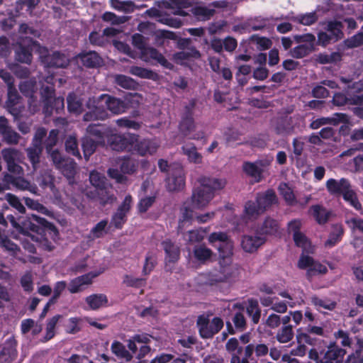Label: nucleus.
Segmentation results:
<instances>
[{
	"label": "nucleus",
	"mask_w": 363,
	"mask_h": 363,
	"mask_svg": "<svg viewBox=\"0 0 363 363\" xmlns=\"http://www.w3.org/2000/svg\"><path fill=\"white\" fill-rule=\"evenodd\" d=\"M6 219L16 230L23 235L38 233L45 236L49 233L53 237L57 233V228L53 223L35 214L19 217L17 220L15 216L10 214L6 216Z\"/></svg>",
	"instance_id": "1"
},
{
	"label": "nucleus",
	"mask_w": 363,
	"mask_h": 363,
	"mask_svg": "<svg viewBox=\"0 0 363 363\" xmlns=\"http://www.w3.org/2000/svg\"><path fill=\"white\" fill-rule=\"evenodd\" d=\"M199 186L193 190L191 203L194 208L206 206L214 197L215 192L223 189L226 184L225 179L211 177H201L198 179Z\"/></svg>",
	"instance_id": "2"
},
{
	"label": "nucleus",
	"mask_w": 363,
	"mask_h": 363,
	"mask_svg": "<svg viewBox=\"0 0 363 363\" xmlns=\"http://www.w3.org/2000/svg\"><path fill=\"white\" fill-rule=\"evenodd\" d=\"M132 44L135 48L140 51L143 57H147L156 60L166 69L169 70L173 69L174 65L169 62L161 52L155 48L146 46L145 38L142 34H133L132 36Z\"/></svg>",
	"instance_id": "3"
},
{
	"label": "nucleus",
	"mask_w": 363,
	"mask_h": 363,
	"mask_svg": "<svg viewBox=\"0 0 363 363\" xmlns=\"http://www.w3.org/2000/svg\"><path fill=\"white\" fill-rule=\"evenodd\" d=\"M223 325V320L220 317H214L210 322L207 316L200 315L196 320L199 335L203 339L212 338L221 330Z\"/></svg>",
	"instance_id": "4"
},
{
	"label": "nucleus",
	"mask_w": 363,
	"mask_h": 363,
	"mask_svg": "<svg viewBox=\"0 0 363 363\" xmlns=\"http://www.w3.org/2000/svg\"><path fill=\"white\" fill-rule=\"evenodd\" d=\"M135 134L111 133L107 135V142L109 147L114 151L128 152H131L133 143L135 141Z\"/></svg>",
	"instance_id": "5"
},
{
	"label": "nucleus",
	"mask_w": 363,
	"mask_h": 363,
	"mask_svg": "<svg viewBox=\"0 0 363 363\" xmlns=\"http://www.w3.org/2000/svg\"><path fill=\"white\" fill-rule=\"evenodd\" d=\"M133 197L128 194L125 196L122 203L118 206L116 211L112 215L111 225L116 229L121 230L127 222V216L131 209Z\"/></svg>",
	"instance_id": "6"
},
{
	"label": "nucleus",
	"mask_w": 363,
	"mask_h": 363,
	"mask_svg": "<svg viewBox=\"0 0 363 363\" xmlns=\"http://www.w3.org/2000/svg\"><path fill=\"white\" fill-rule=\"evenodd\" d=\"M196 107L195 99H191L189 103L185 106L184 112L181 116V121L179 123V130L180 133L188 136L195 128V121L194 118V111Z\"/></svg>",
	"instance_id": "7"
},
{
	"label": "nucleus",
	"mask_w": 363,
	"mask_h": 363,
	"mask_svg": "<svg viewBox=\"0 0 363 363\" xmlns=\"http://www.w3.org/2000/svg\"><path fill=\"white\" fill-rule=\"evenodd\" d=\"M35 41L32 38L19 40L15 49V59L16 61L30 65L33 60V46Z\"/></svg>",
	"instance_id": "8"
},
{
	"label": "nucleus",
	"mask_w": 363,
	"mask_h": 363,
	"mask_svg": "<svg viewBox=\"0 0 363 363\" xmlns=\"http://www.w3.org/2000/svg\"><path fill=\"white\" fill-rule=\"evenodd\" d=\"M135 141L133 143L131 154H136L144 157L147 155H152L157 152L159 144L155 140L147 138L140 139L139 135L136 134H135Z\"/></svg>",
	"instance_id": "9"
},
{
	"label": "nucleus",
	"mask_w": 363,
	"mask_h": 363,
	"mask_svg": "<svg viewBox=\"0 0 363 363\" xmlns=\"http://www.w3.org/2000/svg\"><path fill=\"white\" fill-rule=\"evenodd\" d=\"M269 164V162L267 160H257L254 162H244L242 167L246 175L253 178L256 182H259L263 178V168Z\"/></svg>",
	"instance_id": "10"
},
{
	"label": "nucleus",
	"mask_w": 363,
	"mask_h": 363,
	"mask_svg": "<svg viewBox=\"0 0 363 363\" xmlns=\"http://www.w3.org/2000/svg\"><path fill=\"white\" fill-rule=\"evenodd\" d=\"M346 350L341 348L335 342H330L327 346V350L323 352L320 363H343V358Z\"/></svg>",
	"instance_id": "11"
},
{
	"label": "nucleus",
	"mask_w": 363,
	"mask_h": 363,
	"mask_svg": "<svg viewBox=\"0 0 363 363\" xmlns=\"http://www.w3.org/2000/svg\"><path fill=\"white\" fill-rule=\"evenodd\" d=\"M267 241L265 237L259 235H243L241 237L240 245L242 249L247 253H255Z\"/></svg>",
	"instance_id": "12"
},
{
	"label": "nucleus",
	"mask_w": 363,
	"mask_h": 363,
	"mask_svg": "<svg viewBox=\"0 0 363 363\" xmlns=\"http://www.w3.org/2000/svg\"><path fill=\"white\" fill-rule=\"evenodd\" d=\"M325 186L330 195L337 197L342 196L347 191L352 188L350 182L346 178H341L339 180L329 179L325 183Z\"/></svg>",
	"instance_id": "13"
},
{
	"label": "nucleus",
	"mask_w": 363,
	"mask_h": 363,
	"mask_svg": "<svg viewBox=\"0 0 363 363\" xmlns=\"http://www.w3.org/2000/svg\"><path fill=\"white\" fill-rule=\"evenodd\" d=\"M167 189L169 191H181L185 186V176L182 168L173 170L166 179Z\"/></svg>",
	"instance_id": "14"
},
{
	"label": "nucleus",
	"mask_w": 363,
	"mask_h": 363,
	"mask_svg": "<svg viewBox=\"0 0 363 363\" xmlns=\"http://www.w3.org/2000/svg\"><path fill=\"white\" fill-rule=\"evenodd\" d=\"M21 99L20 95L15 85L7 88V99L6 101V108L9 113L15 118H18L21 115V110L17 108V104Z\"/></svg>",
	"instance_id": "15"
},
{
	"label": "nucleus",
	"mask_w": 363,
	"mask_h": 363,
	"mask_svg": "<svg viewBox=\"0 0 363 363\" xmlns=\"http://www.w3.org/2000/svg\"><path fill=\"white\" fill-rule=\"evenodd\" d=\"M100 98L105 101L106 110L110 111L113 114H121L124 113L128 108V105L123 100L110 96L108 94H102Z\"/></svg>",
	"instance_id": "16"
},
{
	"label": "nucleus",
	"mask_w": 363,
	"mask_h": 363,
	"mask_svg": "<svg viewBox=\"0 0 363 363\" xmlns=\"http://www.w3.org/2000/svg\"><path fill=\"white\" fill-rule=\"evenodd\" d=\"M255 201L259 207V211L264 213L273 204L277 203V196L274 189H268L264 192L257 193Z\"/></svg>",
	"instance_id": "17"
},
{
	"label": "nucleus",
	"mask_w": 363,
	"mask_h": 363,
	"mask_svg": "<svg viewBox=\"0 0 363 363\" xmlns=\"http://www.w3.org/2000/svg\"><path fill=\"white\" fill-rule=\"evenodd\" d=\"M230 277L225 267H220L219 270L215 269L204 274V284L208 286H216L225 282Z\"/></svg>",
	"instance_id": "18"
},
{
	"label": "nucleus",
	"mask_w": 363,
	"mask_h": 363,
	"mask_svg": "<svg viewBox=\"0 0 363 363\" xmlns=\"http://www.w3.org/2000/svg\"><path fill=\"white\" fill-rule=\"evenodd\" d=\"M279 222L271 217H267L264 220L257 226L256 234L265 237L267 235H276L279 230Z\"/></svg>",
	"instance_id": "19"
},
{
	"label": "nucleus",
	"mask_w": 363,
	"mask_h": 363,
	"mask_svg": "<svg viewBox=\"0 0 363 363\" xmlns=\"http://www.w3.org/2000/svg\"><path fill=\"white\" fill-rule=\"evenodd\" d=\"M17 342L13 338L8 339L0 351V363H11L17 357Z\"/></svg>",
	"instance_id": "20"
},
{
	"label": "nucleus",
	"mask_w": 363,
	"mask_h": 363,
	"mask_svg": "<svg viewBox=\"0 0 363 363\" xmlns=\"http://www.w3.org/2000/svg\"><path fill=\"white\" fill-rule=\"evenodd\" d=\"M43 62L48 67L64 68L68 65L69 60L65 55L59 51H55L51 55L44 56Z\"/></svg>",
	"instance_id": "21"
},
{
	"label": "nucleus",
	"mask_w": 363,
	"mask_h": 363,
	"mask_svg": "<svg viewBox=\"0 0 363 363\" xmlns=\"http://www.w3.org/2000/svg\"><path fill=\"white\" fill-rule=\"evenodd\" d=\"M165 253L167 263H175L180 257V248L174 242L167 239L161 243Z\"/></svg>",
	"instance_id": "22"
},
{
	"label": "nucleus",
	"mask_w": 363,
	"mask_h": 363,
	"mask_svg": "<svg viewBox=\"0 0 363 363\" xmlns=\"http://www.w3.org/2000/svg\"><path fill=\"white\" fill-rule=\"evenodd\" d=\"M107 130L108 128L101 124L91 123L86 128V135L91 138H94L95 140L104 145L105 138H107V135H109Z\"/></svg>",
	"instance_id": "23"
},
{
	"label": "nucleus",
	"mask_w": 363,
	"mask_h": 363,
	"mask_svg": "<svg viewBox=\"0 0 363 363\" xmlns=\"http://www.w3.org/2000/svg\"><path fill=\"white\" fill-rule=\"evenodd\" d=\"M79 57L84 66L88 68H96L103 64L101 56L95 51L82 52Z\"/></svg>",
	"instance_id": "24"
},
{
	"label": "nucleus",
	"mask_w": 363,
	"mask_h": 363,
	"mask_svg": "<svg viewBox=\"0 0 363 363\" xmlns=\"http://www.w3.org/2000/svg\"><path fill=\"white\" fill-rule=\"evenodd\" d=\"M108 117L107 110L102 105H96L89 108L83 116L84 121H94L105 120Z\"/></svg>",
	"instance_id": "25"
},
{
	"label": "nucleus",
	"mask_w": 363,
	"mask_h": 363,
	"mask_svg": "<svg viewBox=\"0 0 363 363\" xmlns=\"http://www.w3.org/2000/svg\"><path fill=\"white\" fill-rule=\"evenodd\" d=\"M344 26L339 21H329L325 27V31L332 38L333 43H336L344 38Z\"/></svg>",
	"instance_id": "26"
},
{
	"label": "nucleus",
	"mask_w": 363,
	"mask_h": 363,
	"mask_svg": "<svg viewBox=\"0 0 363 363\" xmlns=\"http://www.w3.org/2000/svg\"><path fill=\"white\" fill-rule=\"evenodd\" d=\"M308 213L320 225L325 224L331 216V212L330 211H328L325 207L319 204L311 206Z\"/></svg>",
	"instance_id": "27"
},
{
	"label": "nucleus",
	"mask_w": 363,
	"mask_h": 363,
	"mask_svg": "<svg viewBox=\"0 0 363 363\" xmlns=\"http://www.w3.org/2000/svg\"><path fill=\"white\" fill-rule=\"evenodd\" d=\"M182 153L187 157L189 162L194 164H201L203 157L197 150L196 145L192 143H187L181 147Z\"/></svg>",
	"instance_id": "28"
},
{
	"label": "nucleus",
	"mask_w": 363,
	"mask_h": 363,
	"mask_svg": "<svg viewBox=\"0 0 363 363\" xmlns=\"http://www.w3.org/2000/svg\"><path fill=\"white\" fill-rule=\"evenodd\" d=\"M96 275H91L90 273L83 274L71 280L68 290L71 294H76L81 291L83 285H89L92 282V279Z\"/></svg>",
	"instance_id": "29"
},
{
	"label": "nucleus",
	"mask_w": 363,
	"mask_h": 363,
	"mask_svg": "<svg viewBox=\"0 0 363 363\" xmlns=\"http://www.w3.org/2000/svg\"><path fill=\"white\" fill-rule=\"evenodd\" d=\"M246 313L251 318V321L254 325H257L259 322L261 309L257 299L252 298L247 300Z\"/></svg>",
	"instance_id": "30"
},
{
	"label": "nucleus",
	"mask_w": 363,
	"mask_h": 363,
	"mask_svg": "<svg viewBox=\"0 0 363 363\" xmlns=\"http://www.w3.org/2000/svg\"><path fill=\"white\" fill-rule=\"evenodd\" d=\"M86 303L91 310H98L108 304V298L104 294H93L85 298Z\"/></svg>",
	"instance_id": "31"
},
{
	"label": "nucleus",
	"mask_w": 363,
	"mask_h": 363,
	"mask_svg": "<svg viewBox=\"0 0 363 363\" xmlns=\"http://www.w3.org/2000/svg\"><path fill=\"white\" fill-rule=\"evenodd\" d=\"M111 350L118 358L123 359L126 362H130L133 357L132 352L127 350L125 345L119 341L114 340Z\"/></svg>",
	"instance_id": "32"
},
{
	"label": "nucleus",
	"mask_w": 363,
	"mask_h": 363,
	"mask_svg": "<svg viewBox=\"0 0 363 363\" xmlns=\"http://www.w3.org/2000/svg\"><path fill=\"white\" fill-rule=\"evenodd\" d=\"M99 145L102 144L89 136L85 135L82 138V148L86 161L89 160L90 156L94 153Z\"/></svg>",
	"instance_id": "33"
},
{
	"label": "nucleus",
	"mask_w": 363,
	"mask_h": 363,
	"mask_svg": "<svg viewBox=\"0 0 363 363\" xmlns=\"http://www.w3.org/2000/svg\"><path fill=\"white\" fill-rule=\"evenodd\" d=\"M56 168L59 169L65 177L70 179L73 178L76 174L77 163L73 159L66 157Z\"/></svg>",
	"instance_id": "34"
},
{
	"label": "nucleus",
	"mask_w": 363,
	"mask_h": 363,
	"mask_svg": "<svg viewBox=\"0 0 363 363\" xmlns=\"http://www.w3.org/2000/svg\"><path fill=\"white\" fill-rule=\"evenodd\" d=\"M43 150V147L37 146L33 144L26 150L28 160L31 163L34 169H36L39 167Z\"/></svg>",
	"instance_id": "35"
},
{
	"label": "nucleus",
	"mask_w": 363,
	"mask_h": 363,
	"mask_svg": "<svg viewBox=\"0 0 363 363\" xmlns=\"http://www.w3.org/2000/svg\"><path fill=\"white\" fill-rule=\"evenodd\" d=\"M130 74L138 77L141 79H152L157 81L159 79V74L151 69L138 67L131 66L129 69Z\"/></svg>",
	"instance_id": "36"
},
{
	"label": "nucleus",
	"mask_w": 363,
	"mask_h": 363,
	"mask_svg": "<svg viewBox=\"0 0 363 363\" xmlns=\"http://www.w3.org/2000/svg\"><path fill=\"white\" fill-rule=\"evenodd\" d=\"M193 254L199 263L204 264L211 258L213 252L205 245H197L194 247Z\"/></svg>",
	"instance_id": "37"
},
{
	"label": "nucleus",
	"mask_w": 363,
	"mask_h": 363,
	"mask_svg": "<svg viewBox=\"0 0 363 363\" xmlns=\"http://www.w3.org/2000/svg\"><path fill=\"white\" fill-rule=\"evenodd\" d=\"M294 331L292 325H282L276 333L274 338L281 344L288 343L294 337Z\"/></svg>",
	"instance_id": "38"
},
{
	"label": "nucleus",
	"mask_w": 363,
	"mask_h": 363,
	"mask_svg": "<svg viewBox=\"0 0 363 363\" xmlns=\"http://www.w3.org/2000/svg\"><path fill=\"white\" fill-rule=\"evenodd\" d=\"M276 133L281 135H291L294 131L291 118H282L279 119L275 127Z\"/></svg>",
	"instance_id": "39"
},
{
	"label": "nucleus",
	"mask_w": 363,
	"mask_h": 363,
	"mask_svg": "<svg viewBox=\"0 0 363 363\" xmlns=\"http://www.w3.org/2000/svg\"><path fill=\"white\" fill-rule=\"evenodd\" d=\"M41 99L44 104L45 111H48V107L52 106L53 99L55 97V89L54 85L44 86L40 89Z\"/></svg>",
	"instance_id": "40"
},
{
	"label": "nucleus",
	"mask_w": 363,
	"mask_h": 363,
	"mask_svg": "<svg viewBox=\"0 0 363 363\" xmlns=\"http://www.w3.org/2000/svg\"><path fill=\"white\" fill-rule=\"evenodd\" d=\"M150 342V336L147 334H136L127 340V347L133 354H136L138 350L137 343L147 345Z\"/></svg>",
	"instance_id": "41"
},
{
	"label": "nucleus",
	"mask_w": 363,
	"mask_h": 363,
	"mask_svg": "<svg viewBox=\"0 0 363 363\" xmlns=\"http://www.w3.org/2000/svg\"><path fill=\"white\" fill-rule=\"evenodd\" d=\"M296 340L297 343H302L305 345H309L311 346H315L318 340L316 337H313V335L306 332L302 327L296 330Z\"/></svg>",
	"instance_id": "42"
},
{
	"label": "nucleus",
	"mask_w": 363,
	"mask_h": 363,
	"mask_svg": "<svg viewBox=\"0 0 363 363\" xmlns=\"http://www.w3.org/2000/svg\"><path fill=\"white\" fill-rule=\"evenodd\" d=\"M344 229L342 225H335L333 231L330 233L328 239L325 242V246L333 247L336 245L342 238Z\"/></svg>",
	"instance_id": "43"
},
{
	"label": "nucleus",
	"mask_w": 363,
	"mask_h": 363,
	"mask_svg": "<svg viewBox=\"0 0 363 363\" xmlns=\"http://www.w3.org/2000/svg\"><path fill=\"white\" fill-rule=\"evenodd\" d=\"M177 38V35L172 31L158 30L155 33V43L159 47L164 46L167 40H176Z\"/></svg>",
	"instance_id": "44"
},
{
	"label": "nucleus",
	"mask_w": 363,
	"mask_h": 363,
	"mask_svg": "<svg viewBox=\"0 0 363 363\" xmlns=\"http://www.w3.org/2000/svg\"><path fill=\"white\" fill-rule=\"evenodd\" d=\"M65 150L77 159H82V156L78 147V141L74 135H69L65 143Z\"/></svg>",
	"instance_id": "45"
},
{
	"label": "nucleus",
	"mask_w": 363,
	"mask_h": 363,
	"mask_svg": "<svg viewBox=\"0 0 363 363\" xmlns=\"http://www.w3.org/2000/svg\"><path fill=\"white\" fill-rule=\"evenodd\" d=\"M279 190L280 194L283 196L286 203L289 206H294L298 202L296 199L294 191L291 187L286 183H282L279 185Z\"/></svg>",
	"instance_id": "46"
},
{
	"label": "nucleus",
	"mask_w": 363,
	"mask_h": 363,
	"mask_svg": "<svg viewBox=\"0 0 363 363\" xmlns=\"http://www.w3.org/2000/svg\"><path fill=\"white\" fill-rule=\"evenodd\" d=\"M262 213L256 201H247L245 203L244 214L248 219H255Z\"/></svg>",
	"instance_id": "47"
},
{
	"label": "nucleus",
	"mask_w": 363,
	"mask_h": 363,
	"mask_svg": "<svg viewBox=\"0 0 363 363\" xmlns=\"http://www.w3.org/2000/svg\"><path fill=\"white\" fill-rule=\"evenodd\" d=\"M342 198L345 201L349 203V205L353 207L355 210L359 211L362 210V206L359 201L357 194L352 188H350L347 191V192H345L342 196Z\"/></svg>",
	"instance_id": "48"
},
{
	"label": "nucleus",
	"mask_w": 363,
	"mask_h": 363,
	"mask_svg": "<svg viewBox=\"0 0 363 363\" xmlns=\"http://www.w3.org/2000/svg\"><path fill=\"white\" fill-rule=\"evenodd\" d=\"M214 247L218 249L219 257L222 259L229 257L233 255V245L230 239L226 242H218L214 245Z\"/></svg>",
	"instance_id": "49"
},
{
	"label": "nucleus",
	"mask_w": 363,
	"mask_h": 363,
	"mask_svg": "<svg viewBox=\"0 0 363 363\" xmlns=\"http://www.w3.org/2000/svg\"><path fill=\"white\" fill-rule=\"evenodd\" d=\"M115 81L118 86L123 89L134 90L138 86V83L133 79L123 74L116 75Z\"/></svg>",
	"instance_id": "50"
},
{
	"label": "nucleus",
	"mask_w": 363,
	"mask_h": 363,
	"mask_svg": "<svg viewBox=\"0 0 363 363\" xmlns=\"http://www.w3.org/2000/svg\"><path fill=\"white\" fill-rule=\"evenodd\" d=\"M192 13L198 19L206 21L213 16L215 10L206 6H197L192 9Z\"/></svg>",
	"instance_id": "51"
},
{
	"label": "nucleus",
	"mask_w": 363,
	"mask_h": 363,
	"mask_svg": "<svg viewBox=\"0 0 363 363\" xmlns=\"http://www.w3.org/2000/svg\"><path fill=\"white\" fill-rule=\"evenodd\" d=\"M250 41L256 43L257 49L260 51L269 49L272 45V41L267 37H262L257 34L250 36Z\"/></svg>",
	"instance_id": "52"
},
{
	"label": "nucleus",
	"mask_w": 363,
	"mask_h": 363,
	"mask_svg": "<svg viewBox=\"0 0 363 363\" xmlns=\"http://www.w3.org/2000/svg\"><path fill=\"white\" fill-rule=\"evenodd\" d=\"M1 156L7 165L15 161H19L20 152L15 148L6 147L1 150Z\"/></svg>",
	"instance_id": "53"
},
{
	"label": "nucleus",
	"mask_w": 363,
	"mask_h": 363,
	"mask_svg": "<svg viewBox=\"0 0 363 363\" xmlns=\"http://www.w3.org/2000/svg\"><path fill=\"white\" fill-rule=\"evenodd\" d=\"M3 141L8 145H17L21 139V135L11 126L1 134Z\"/></svg>",
	"instance_id": "54"
},
{
	"label": "nucleus",
	"mask_w": 363,
	"mask_h": 363,
	"mask_svg": "<svg viewBox=\"0 0 363 363\" xmlns=\"http://www.w3.org/2000/svg\"><path fill=\"white\" fill-rule=\"evenodd\" d=\"M67 108L70 113L79 114L82 111V104L77 100L74 93L69 94L67 97Z\"/></svg>",
	"instance_id": "55"
},
{
	"label": "nucleus",
	"mask_w": 363,
	"mask_h": 363,
	"mask_svg": "<svg viewBox=\"0 0 363 363\" xmlns=\"http://www.w3.org/2000/svg\"><path fill=\"white\" fill-rule=\"evenodd\" d=\"M138 164L130 157H124L120 164V169L124 174H132L137 170Z\"/></svg>",
	"instance_id": "56"
},
{
	"label": "nucleus",
	"mask_w": 363,
	"mask_h": 363,
	"mask_svg": "<svg viewBox=\"0 0 363 363\" xmlns=\"http://www.w3.org/2000/svg\"><path fill=\"white\" fill-rule=\"evenodd\" d=\"M328 272L326 266L322 264L320 262L315 261L311 268L306 271V277L311 279L313 276L317 274H325Z\"/></svg>",
	"instance_id": "57"
},
{
	"label": "nucleus",
	"mask_w": 363,
	"mask_h": 363,
	"mask_svg": "<svg viewBox=\"0 0 363 363\" xmlns=\"http://www.w3.org/2000/svg\"><path fill=\"white\" fill-rule=\"evenodd\" d=\"M96 194L99 203L103 206H105L106 204L113 203L116 199V197L106 189V186L101 189L96 190Z\"/></svg>",
	"instance_id": "58"
},
{
	"label": "nucleus",
	"mask_w": 363,
	"mask_h": 363,
	"mask_svg": "<svg viewBox=\"0 0 363 363\" xmlns=\"http://www.w3.org/2000/svg\"><path fill=\"white\" fill-rule=\"evenodd\" d=\"M318 15L315 11L298 15L294 21L304 26H311L318 21Z\"/></svg>",
	"instance_id": "59"
},
{
	"label": "nucleus",
	"mask_w": 363,
	"mask_h": 363,
	"mask_svg": "<svg viewBox=\"0 0 363 363\" xmlns=\"http://www.w3.org/2000/svg\"><path fill=\"white\" fill-rule=\"evenodd\" d=\"M311 46H308L306 44H301L291 50V55L296 59L303 58L312 52Z\"/></svg>",
	"instance_id": "60"
},
{
	"label": "nucleus",
	"mask_w": 363,
	"mask_h": 363,
	"mask_svg": "<svg viewBox=\"0 0 363 363\" xmlns=\"http://www.w3.org/2000/svg\"><path fill=\"white\" fill-rule=\"evenodd\" d=\"M106 177L96 171H92L89 174V181L96 190L106 186Z\"/></svg>",
	"instance_id": "61"
},
{
	"label": "nucleus",
	"mask_w": 363,
	"mask_h": 363,
	"mask_svg": "<svg viewBox=\"0 0 363 363\" xmlns=\"http://www.w3.org/2000/svg\"><path fill=\"white\" fill-rule=\"evenodd\" d=\"M123 284L128 287L139 289L144 287L146 285V279L135 278L131 275L125 274L123 277Z\"/></svg>",
	"instance_id": "62"
},
{
	"label": "nucleus",
	"mask_w": 363,
	"mask_h": 363,
	"mask_svg": "<svg viewBox=\"0 0 363 363\" xmlns=\"http://www.w3.org/2000/svg\"><path fill=\"white\" fill-rule=\"evenodd\" d=\"M108 225L106 219L101 220L91 230L90 234L94 239L102 238L106 232V228Z\"/></svg>",
	"instance_id": "63"
},
{
	"label": "nucleus",
	"mask_w": 363,
	"mask_h": 363,
	"mask_svg": "<svg viewBox=\"0 0 363 363\" xmlns=\"http://www.w3.org/2000/svg\"><path fill=\"white\" fill-rule=\"evenodd\" d=\"M157 265V259L156 257L150 254L147 253L145 256V263L143 267V275H148L150 274L153 269H155V266Z\"/></svg>",
	"instance_id": "64"
}]
</instances>
